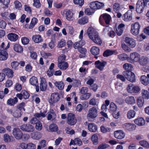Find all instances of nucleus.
<instances>
[{"label": "nucleus", "mask_w": 149, "mask_h": 149, "mask_svg": "<svg viewBox=\"0 0 149 149\" xmlns=\"http://www.w3.org/2000/svg\"><path fill=\"white\" fill-rule=\"evenodd\" d=\"M58 67L61 70H65L68 67V65L66 62L58 63Z\"/></svg>", "instance_id": "obj_29"}, {"label": "nucleus", "mask_w": 149, "mask_h": 149, "mask_svg": "<svg viewBox=\"0 0 149 149\" xmlns=\"http://www.w3.org/2000/svg\"><path fill=\"white\" fill-rule=\"evenodd\" d=\"M7 38L11 41H15L18 39V36L16 34L11 33L8 35Z\"/></svg>", "instance_id": "obj_25"}, {"label": "nucleus", "mask_w": 149, "mask_h": 149, "mask_svg": "<svg viewBox=\"0 0 149 149\" xmlns=\"http://www.w3.org/2000/svg\"><path fill=\"white\" fill-rule=\"evenodd\" d=\"M60 97L58 93H54L51 94V99L49 100V102L50 104H53L58 101Z\"/></svg>", "instance_id": "obj_10"}, {"label": "nucleus", "mask_w": 149, "mask_h": 149, "mask_svg": "<svg viewBox=\"0 0 149 149\" xmlns=\"http://www.w3.org/2000/svg\"><path fill=\"white\" fill-rule=\"evenodd\" d=\"M47 87V84L45 79L44 78H41L40 85V90L42 91H45Z\"/></svg>", "instance_id": "obj_27"}, {"label": "nucleus", "mask_w": 149, "mask_h": 149, "mask_svg": "<svg viewBox=\"0 0 149 149\" xmlns=\"http://www.w3.org/2000/svg\"><path fill=\"white\" fill-rule=\"evenodd\" d=\"M8 57L7 53L3 49H1L0 47V60L4 61L6 60Z\"/></svg>", "instance_id": "obj_13"}, {"label": "nucleus", "mask_w": 149, "mask_h": 149, "mask_svg": "<svg viewBox=\"0 0 149 149\" xmlns=\"http://www.w3.org/2000/svg\"><path fill=\"white\" fill-rule=\"evenodd\" d=\"M117 109L116 104L113 102H111L110 105V110L112 111H115Z\"/></svg>", "instance_id": "obj_52"}, {"label": "nucleus", "mask_w": 149, "mask_h": 149, "mask_svg": "<svg viewBox=\"0 0 149 149\" xmlns=\"http://www.w3.org/2000/svg\"><path fill=\"white\" fill-rule=\"evenodd\" d=\"M139 143L141 145L146 148H149V144L146 141H142L139 142Z\"/></svg>", "instance_id": "obj_51"}, {"label": "nucleus", "mask_w": 149, "mask_h": 149, "mask_svg": "<svg viewBox=\"0 0 149 149\" xmlns=\"http://www.w3.org/2000/svg\"><path fill=\"white\" fill-rule=\"evenodd\" d=\"M142 98L143 99H148L149 97V93L146 90L142 89L141 90Z\"/></svg>", "instance_id": "obj_33"}, {"label": "nucleus", "mask_w": 149, "mask_h": 149, "mask_svg": "<svg viewBox=\"0 0 149 149\" xmlns=\"http://www.w3.org/2000/svg\"><path fill=\"white\" fill-rule=\"evenodd\" d=\"M125 42L131 47H134L136 45L135 41L131 38L127 37L125 38Z\"/></svg>", "instance_id": "obj_14"}, {"label": "nucleus", "mask_w": 149, "mask_h": 149, "mask_svg": "<svg viewBox=\"0 0 149 149\" xmlns=\"http://www.w3.org/2000/svg\"><path fill=\"white\" fill-rule=\"evenodd\" d=\"M90 39H91L95 43L98 45H100L102 43L101 40L98 35V33L93 36L92 38Z\"/></svg>", "instance_id": "obj_20"}, {"label": "nucleus", "mask_w": 149, "mask_h": 149, "mask_svg": "<svg viewBox=\"0 0 149 149\" xmlns=\"http://www.w3.org/2000/svg\"><path fill=\"white\" fill-rule=\"evenodd\" d=\"M109 146L107 144L105 143H102L97 148V149H105L108 147Z\"/></svg>", "instance_id": "obj_64"}, {"label": "nucleus", "mask_w": 149, "mask_h": 149, "mask_svg": "<svg viewBox=\"0 0 149 149\" xmlns=\"http://www.w3.org/2000/svg\"><path fill=\"white\" fill-rule=\"evenodd\" d=\"M17 102V98L15 97L13 99L10 98L8 99L7 101V103L10 105L13 106Z\"/></svg>", "instance_id": "obj_36"}, {"label": "nucleus", "mask_w": 149, "mask_h": 149, "mask_svg": "<svg viewBox=\"0 0 149 149\" xmlns=\"http://www.w3.org/2000/svg\"><path fill=\"white\" fill-rule=\"evenodd\" d=\"M25 104V103L24 102H22L17 106V109L20 110L21 111L23 109L24 111H25V109L24 108V106Z\"/></svg>", "instance_id": "obj_61"}, {"label": "nucleus", "mask_w": 149, "mask_h": 149, "mask_svg": "<svg viewBox=\"0 0 149 149\" xmlns=\"http://www.w3.org/2000/svg\"><path fill=\"white\" fill-rule=\"evenodd\" d=\"M134 122L136 124L139 126H142L145 124V121L142 118H139L135 119Z\"/></svg>", "instance_id": "obj_28"}, {"label": "nucleus", "mask_w": 149, "mask_h": 149, "mask_svg": "<svg viewBox=\"0 0 149 149\" xmlns=\"http://www.w3.org/2000/svg\"><path fill=\"white\" fill-rule=\"evenodd\" d=\"M148 58L146 56H142L139 58V61L140 63L142 65H144L148 62Z\"/></svg>", "instance_id": "obj_32"}, {"label": "nucleus", "mask_w": 149, "mask_h": 149, "mask_svg": "<svg viewBox=\"0 0 149 149\" xmlns=\"http://www.w3.org/2000/svg\"><path fill=\"white\" fill-rule=\"evenodd\" d=\"M13 134L17 139L20 140L22 139L23 133L19 128H14L13 131Z\"/></svg>", "instance_id": "obj_8"}, {"label": "nucleus", "mask_w": 149, "mask_h": 149, "mask_svg": "<svg viewBox=\"0 0 149 149\" xmlns=\"http://www.w3.org/2000/svg\"><path fill=\"white\" fill-rule=\"evenodd\" d=\"M132 11L129 10L124 14V20L125 21L131 20L132 19Z\"/></svg>", "instance_id": "obj_22"}, {"label": "nucleus", "mask_w": 149, "mask_h": 149, "mask_svg": "<svg viewBox=\"0 0 149 149\" xmlns=\"http://www.w3.org/2000/svg\"><path fill=\"white\" fill-rule=\"evenodd\" d=\"M136 127V125L134 124L129 123H126L124 125V128L129 131L134 130L135 129Z\"/></svg>", "instance_id": "obj_23"}, {"label": "nucleus", "mask_w": 149, "mask_h": 149, "mask_svg": "<svg viewBox=\"0 0 149 149\" xmlns=\"http://www.w3.org/2000/svg\"><path fill=\"white\" fill-rule=\"evenodd\" d=\"M7 111L9 113L12 114L15 118L19 117L22 114V111L17 109L13 110L11 109H8Z\"/></svg>", "instance_id": "obj_9"}, {"label": "nucleus", "mask_w": 149, "mask_h": 149, "mask_svg": "<svg viewBox=\"0 0 149 149\" xmlns=\"http://www.w3.org/2000/svg\"><path fill=\"white\" fill-rule=\"evenodd\" d=\"M22 93L23 95V96L25 99H28L29 97V94L27 91L25 90L23 91L22 92Z\"/></svg>", "instance_id": "obj_58"}, {"label": "nucleus", "mask_w": 149, "mask_h": 149, "mask_svg": "<svg viewBox=\"0 0 149 149\" xmlns=\"http://www.w3.org/2000/svg\"><path fill=\"white\" fill-rule=\"evenodd\" d=\"M66 19L69 21H72L74 19L73 16V13L70 10H68L65 13Z\"/></svg>", "instance_id": "obj_30"}, {"label": "nucleus", "mask_w": 149, "mask_h": 149, "mask_svg": "<svg viewBox=\"0 0 149 149\" xmlns=\"http://www.w3.org/2000/svg\"><path fill=\"white\" fill-rule=\"evenodd\" d=\"M123 68L125 70H127V71L131 70L133 68L132 65L128 63H126L124 64L123 65Z\"/></svg>", "instance_id": "obj_47"}, {"label": "nucleus", "mask_w": 149, "mask_h": 149, "mask_svg": "<svg viewBox=\"0 0 149 149\" xmlns=\"http://www.w3.org/2000/svg\"><path fill=\"white\" fill-rule=\"evenodd\" d=\"M97 109L93 107L90 108L87 115V119L89 121H93L97 116Z\"/></svg>", "instance_id": "obj_1"}, {"label": "nucleus", "mask_w": 149, "mask_h": 149, "mask_svg": "<svg viewBox=\"0 0 149 149\" xmlns=\"http://www.w3.org/2000/svg\"><path fill=\"white\" fill-rule=\"evenodd\" d=\"M97 100L95 98H93L89 101V104L90 105H97Z\"/></svg>", "instance_id": "obj_60"}, {"label": "nucleus", "mask_w": 149, "mask_h": 149, "mask_svg": "<svg viewBox=\"0 0 149 149\" xmlns=\"http://www.w3.org/2000/svg\"><path fill=\"white\" fill-rule=\"evenodd\" d=\"M38 22V19L36 18H33L32 19L31 23L29 27V29H32Z\"/></svg>", "instance_id": "obj_46"}, {"label": "nucleus", "mask_w": 149, "mask_h": 149, "mask_svg": "<svg viewBox=\"0 0 149 149\" xmlns=\"http://www.w3.org/2000/svg\"><path fill=\"white\" fill-rule=\"evenodd\" d=\"M140 80L141 83L143 85L146 86L149 84V74L146 76L143 75L141 77Z\"/></svg>", "instance_id": "obj_11"}, {"label": "nucleus", "mask_w": 149, "mask_h": 149, "mask_svg": "<svg viewBox=\"0 0 149 149\" xmlns=\"http://www.w3.org/2000/svg\"><path fill=\"white\" fill-rule=\"evenodd\" d=\"M90 39H91L95 43L98 45H100L102 43L101 40L98 35V33L93 36L92 38Z\"/></svg>", "instance_id": "obj_19"}, {"label": "nucleus", "mask_w": 149, "mask_h": 149, "mask_svg": "<svg viewBox=\"0 0 149 149\" xmlns=\"http://www.w3.org/2000/svg\"><path fill=\"white\" fill-rule=\"evenodd\" d=\"M106 64L107 62L105 61L101 62L98 61L95 62V65H96V67L101 71L103 70L104 67Z\"/></svg>", "instance_id": "obj_17"}, {"label": "nucleus", "mask_w": 149, "mask_h": 149, "mask_svg": "<svg viewBox=\"0 0 149 149\" xmlns=\"http://www.w3.org/2000/svg\"><path fill=\"white\" fill-rule=\"evenodd\" d=\"M92 54L94 55H96L100 53V49L98 47L93 46L92 47L91 49Z\"/></svg>", "instance_id": "obj_37"}, {"label": "nucleus", "mask_w": 149, "mask_h": 149, "mask_svg": "<svg viewBox=\"0 0 149 149\" xmlns=\"http://www.w3.org/2000/svg\"><path fill=\"white\" fill-rule=\"evenodd\" d=\"M33 6L37 8H39L41 6V3L39 0H33Z\"/></svg>", "instance_id": "obj_55"}, {"label": "nucleus", "mask_w": 149, "mask_h": 149, "mask_svg": "<svg viewBox=\"0 0 149 149\" xmlns=\"http://www.w3.org/2000/svg\"><path fill=\"white\" fill-rule=\"evenodd\" d=\"M127 57V55L125 54H120L118 56V58L121 61L126 60Z\"/></svg>", "instance_id": "obj_50"}, {"label": "nucleus", "mask_w": 149, "mask_h": 149, "mask_svg": "<svg viewBox=\"0 0 149 149\" xmlns=\"http://www.w3.org/2000/svg\"><path fill=\"white\" fill-rule=\"evenodd\" d=\"M67 123L71 125H73L77 123V119L75 118V115L72 113H68L67 118Z\"/></svg>", "instance_id": "obj_6"}, {"label": "nucleus", "mask_w": 149, "mask_h": 149, "mask_svg": "<svg viewBox=\"0 0 149 149\" xmlns=\"http://www.w3.org/2000/svg\"><path fill=\"white\" fill-rule=\"evenodd\" d=\"M93 143L94 145H96L98 143V138L97 136L95 134L93 135L91 138Z\"/></svg>", "instance_id": "obj_44"}, {"label": "nucleus", "mask_w": 149, "mask_h": 149, "mask_svg": "<svg viewBox=\"0 0 149 149\" xmlns=\"http://www.w3.org/2000/svg\"><path fill=\"white\" fill-rule=\"evenodd\" d=\"M49 129L51 132L57 131L58 128L57 125L54 124H51L49 126Z\"/></svg>", "instance_id": "obj_42"}, {"label": "nucleus", "mask_w": 149, "mask_h": 149, "mask_svg": "<svg viewBox=\"0 0 149 149\" xmlns=\"http://www.w3.org/2000/svg\"><path fill=\"white\" fill-rule=\"evenodd\" d=\"M22 131L28 132H33L34 130V127L30 124H24L20 127Z\"/></svg>", "instance_id": "obj_5"}, {"label": "nucleus", "mask_w": 149, "mask_h": 149, "mask_svg": "<svg viewBox=\"0 0 149 149\" xmlns=\"http://www.w3.org/2000/svg\"><path fill=\"white\" fill-rule=\"evenodd\" d=\"M65 45V42L63 39L61 40L58 43V47L59 48H61L64 47Z\"/></svg>", "instance_id": "obj_53"}, {"label": "nucleus", "mask_w": 149, "mask_h": 149, "mask_svg": "<svg viewBox=\"0 0 149 149\" xmlns=\"http://www.w3.org/2000/svg\"><path fill=\"white\" fill-rule=\"evenodd\" d=\"M54 84L60 90H63L64 86V84L62 81H56L54 83Z\"/></svg>", "instance_id": "obj_34"}, {"label": "nucleus", "mask_w": 149, "mask_h": 149, "mask_svg": "<svg viewBox=\"0 0 149 149\" xmlns=\"http://www.w3.org/2000/svg\"><path fill=\"white\" fill-rule=\"evenodd\" d=\"M140 26L138 22L135 23L134 24L132 25L131 31L133 35L136 36L138 34Z\"/></svg>", "instance_id": "obj_7"}, {"label": "nucleus", "mask_w": 149, "mask_h": 149, "mask_svg": "<svg viewBox=\"0 0 149 149\" xmlns=\"http://www.w3.org/2000/svg\"><path fill=\"white\" fill-rule=\"evenodd\" d=\"M125 77L129 81L133 82L135 81V75L130 71H125L123 72Z\"/></svg>", "instance_id": "obj_4"}, {"label": "nucleus", "mask_w": 149, "mask_h": 149, "mask_svg": "<svg viewBox=\"0 0 149 149\" xmlns=\"http://www.w3.org/2000/svg\"><path fill=\"white\" fill-rule=\"evenodd\" d=\"M73 2L74 4L80 6H82L84 3V0H73Z\"/></svg>", "instance_id": "obj_56"}, {"label": "nucleus", "mask_w": 149, "mask_h": 149, "mask_svg": "<svg viewBox=\"0 0 149 149\" xmlns=\"http://www.w3.org/2000/svg\"><path fill=\"white\" fill-rule=\"evenodd\" d=\"M115 52L110 50H107L104 52L103 55L104 57H107L112 55Z\"/></svg>", "instance_id": "obj_45"}, {"label": "nucleus", "mask_w": 149, "mask_h": 149, "mask_svg": "<svg viewBox=\"0 0 149 149\" xmlns=\"http://www.w3.org/2000/svg\"><path fill=\"white\" fill-rule=\"evenodd\" d=\"M144 102V99L141 97H138L137 100V104L139 107H141L143 106Z\"/></svg>", "instance_id": "obj_48"}, {"label": "nucleus", "mask_w": 149, "mask_h": 149, "mask_svg": "<svg viewBox=\"0 0 149 149\" xmlns=\"http://www.w3.org/2000/svg\"><path fill=\"white\" fill-rule=\"evenodd\" d=\"M79 51L81 54H80L79 57L80 58H83L85 56V53L86 52V50L85 49L80 47L78 48Z\"/></svg>", "instance_id": "obj_39"}, {"label": "nucleus", "mask_w": 149, "mask_h": 149, "mask_svg": "<svg viewBox=\"0 0 149 149\" xmlns=\"http://www.w3.org/2000/svg\"><path fill=\"white\" fill-rule=\"evenodd\" d=\"M32 39L36 43H39L42 41L41 36L40 35L34 36L32 38Z\"/></svg>", "instance_id": "obj_35"}, {"label": "nucleus", "mask_w": 149, "mask_h": 149, "mask_svg": "<svg viewBox=\"0 0 149 149\" xmlns=\"http://www.w3.org/2000/svg\"><path fill=\"white\" fill-rule=\"evenodd\" d=\"M135 111L133 110L129 111L127 114V118L129 119L133 118L135 116Z\"/></svg>", "instance_id": "obj_40"}, {"label": "nucleus", "mask_w": 149, "mask_h": 149, "mask_svg": "<svg viewBox=\"0 0 149 149\" xmlns=\"http://www.w3.org/2000/svg\"><path fill=\"white\" fill-rule=\"evenodd\" d=\"M125 101L128 104H133L135 103V100L133 96H129L126 97Z\"/></svg>", "instance_id": "obj_31"}, {"label": "nucleus", "mask_w": 149, "mask_h": 149, "mask_svg": "<svg viewBox=\"0 0 149 149\" xmlns=\"http://www.w3.org/2000/svg\"><path fill=\"white\" fill-rule=\"evenodd\" d=\"M46 112L47 111H44L43 112L40 111V113H36L35 114L34 116L35 117L31 119L30 121L31 123L33 124H36L37 123H39L41 120L40 118L41 117H45Z\"/></svg>", "instance_id": "obj_2"}, {"label": "nucleus", "mask_w": 149, "mask_h": 149, "mask_svg": "<svg viewBox=\"0 0 149 149\" xmlns=\"http://www.w3.org/2000/svg\"><path fill=\"white\" fill-rule=\"evenodd\" d=\"M3 73L9 78H12L13 75V72L11 69L8 68H6L2 70Z\"/></svg>", "instance_id": "obj_16"}, {"label": "nucleus", "mask_w": 149, "mask_h": 149, "mask_svg": "<svg viewBox=\"0 0 149 149\" xmlns=\"http://www.w3.org/2000/svg\"><path fill=\"white\" fill-rule=\"evenodd\" d=\"M134 86L132 84H130L128 85L127 87V90L129 93H133Z\"/></svg>", "instance_id": "obj_57"}, {"label": "nucleus", "mask_w": 149, "mask_h": 149, "mask_svg": "<svg viewBox=\"0 0 149 149\" xmlns=\"http://www.w3.org/2000/svg\"><path fill=\"white\" fill-rule=\"evenodd\" d=\"M13 48L14 50L17 52H21L23 51L22 47L18 44H15Z\"/></svg>", "instance_id": "obj_41"}, {"label": "nucleus", "mask_w": 149, "mask_h": 149, "mask_svg": "<svg viewBox=\"0 0 149 149\" xmlns=\"http://www.w3.org/2000/svg\"><path fill=\"white\" fill-rule=\"evenodd\" d=\"M29 81L30 84L36 86L38 85L37 78L35 77H33L30 78Z\"/></svg>", "instance_id": "obj_38"}, {"label": "nucleus", "mask_w": 149, "mask_h": 149, "mask_svg": "<svg viewBox=\"0 0 149 149\" xmlns=\"http://www.w3.org/2000/svg\"><path fill=\"white\" fill-rule=\"evenodd\" d=\"M87 33L90 39L91 38H92V37L95 36L98 33L92 27H90L88 28Z\"/></svg>", "instance_id": "obj_12"}, {"label": "nucleus", "mask_w": 149, "mask_h": 149, "mask_svg": "<svg viewBox=\"0 0 149 149\" xmlns=\"http://www.w3.org/2000/svg\"><path fill=\"white\" fill-rule=\"evenodd\" d=\"M4 140L6 142H10L11 140L10 136L7 134H4Z\"/></svg>", "instance_id": "obj_63"}, {"label": "nucleus", "mask_w": 149, "mask_h": 149, "mask_svg": "<svg viewBox=\"0 0 149 149\" xmlns=\"http://www.w3.org/2000/svg\"><path fill=\"white\" fill-rule=\"evenodd\" d=\"M88 21V18L86 17L82 18L79 20L78 22L81 24H84L87 23Z\"/></svg>", "instance_id": "obj_49"}, {"label": "nucleus", "mask_w": 149, "mask_h": 149, "mask_svg": "<svg viewBox=\"0 0 149 149\" xmlns=\"http://www.w3.org/2000/svg\"><path fill=\"white\" fill-rule=\"evenodd\" d=\"M88 128L90 132H95L97 130V126L93 123H89L88 125Z\"/></svg>", "instance_id": "obj_26"}, {"label": "nucleus", "mask_w": 149, "mask_h": 149, "mask_svg": "<svg viewBox=\"0 0 149 149\" xmlns=\"http://www.w3.org/2000/svg\"><path fill=\"white\" fill-rule=\"evenodd\" d=\"M145 6H146V2L144 0H139L136 6V12L139 13H142L144 11Z\"/></svg>", "instance_id": "obj_3"}, {"label": "nucleus", "mask_w": 149, "mask_h": 149, "mask_svg": "<svg viewBox=\"0 0 149 149\" xmlns=\"http://www.w3.org/2000/svg\"><path fill=\"white\" fill-rule=\"evenodd\" d=\"M125 25L123 24H120L116 29V33L118 35L120 36L123 33Z\"/></svg>", "instance_id": "obj_24"}, {"label": "nucleus", "mask_w": 149, "mask_h": 149, "mask_svg": "<svg viewBox=\"0 0 149 149\" xmlns=\"http://www.w3.org/2000/svg\"><path fill=\"white\" fill-rule=\"evenodd\" d=\"M91 93H86L83 94L80 96V99L82 100H86L88 99L91 96Z\"/></svg>", "instance_id": "obj_43"}, {"label": "nucleus", "mask_w": 149, "mask_h": 149, "mask_svg": "<svg viewBox=\"0 0 149 149\" xmlns=\"http://www.w3.org/2000/svg\"><path fill=\"white\" fill-rule=\"evenodd\" d=\"M113 8L115 11L117 12L120 9V6L118 3H115L113 6Z\"/></svg>", "instance_id": "obj_59"}, {"label": "nucleus", "mask_w": 149, "mask_h": 149, "mask_svg": "<svg viewBox=\"0 0 149 149\" xmlns=\"http://www.w3.org/2000/svg\"><path fill=\"white\" fill-rule=\"evenodd\" d=\"M66 56L64 54L61 55L58 58V63H61L65 62Z\"/></svg>", "instance_id": "obj_54"}, {"label": "nucleus", "mask_w": 149, "mask_h": 149, "mask_svg": "<svg viewBox=\"0 0 149 149\" xmlns=\"http://www.w3.org/2000/svg\"><path fill=\"white\" fill-rule=\"evenodd\" d=\"M36 148V146L34 144L31 143L27 144V149H34Z\"/></svg>", "instance_id": "obj_62"}, {"label": "nucleus", "mask_w": 149, "mask_h": 149, "mask_svg": "<svg viewBox=\"0 0 149 149\" xmlns=\"http://www.w3.org/2000/svg\"><path fill=\"white\" fill-rule=\"evenodd\" d=\"M140 58L139 55L136 52H133L131 54L130 58L132 61L137 62Z\"/></svg>", "instance_id": "obj_21"}, {"label": "nucleus", "mask_w": 149, "mask_h": 149, "mask_svg": "<svg viewBox=\"0 0 149 149\" xmlns=\"http://www.w3.org/2000/svg\"><path fill=\"white\" fill-rule=\"evenodd\" d=\"M115 137L118 139L123 138L125 136L124 133L121 130H118L114 132Z\"/></svg>", "instance_id": "obj_18"}, {"label": "nucleus", "mask_w": 149, "mask_h": 149, "mask_svg": "<svg viewBox=\"0 0 149 149\" xmlns=\"http://www.w3.org/2000/svg\"><path fill=\"white\" fill-rule=\"evenodd\" d=\"M102 18H103L104 19L105 23L107 24H109L111 17L109 15L105 13L103 15H101L99 18L100 22L101 19Z\"/></svg>", "instance_id": "obj_15"}]
</instances>
